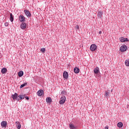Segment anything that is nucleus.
Segmentation results:
<instances>
[{
  "mask_svg": "<svg viewBox=\"0 0 129 129\" xmlns=\"http://www.w3.org/2000/svg\"><path fill=\"white\" fill-rule=\"evenodd\" d=\"M11 22H14V16L13 15V14H10V19Z\"/></svg>",
  "mask_w": 129,
  "mask_h": 129,
  "instance_id": "nucleus-18",
  "label": "nucleus"
},
{
  "mask_svg": "<svg viewBox=\"0 0 129 129\" xmlns=\"http://www.w3.org/2000/svg\"><path fill=\"white\" fill-rule=\"evenodd\" d=\"M25 98H26V99H27V100H29V97H28V96H26V97H25Z\"/></svg>",
  "mask_w": 129,
  "mask_h": 129,
  "instance_id": "nucleus-30",
  "label": "nucleus"
},
{
  "mask_svg": "<svg viewBox=\"0 0 129 129\" xmlns=\"http://www.w3.org/2000/svg\"><path fill=\"white\" fill-rule=\"evenodd\" d=\"M41 52H42V53H43L44 52H45L46 51V49L45 48H41L40 49Z\"/></svg>",
  "mask_w": 129,
  "mask_h": 129,
  "instance_id": "nucleus-27",
  "label": "nucleus"
},
{
  "mask_svg": "<svg viewBox=\"0 0 129 129\" xmlns=\"http://www.w3.org/2000/svg\"><path fill=\"white\" fill-rule=\"evenodd\" d=\"M7 72L8 70H7V68H6L2 69L1 71L2 74H6V73H7Z\"/></svg>",
  "mask_w": 129,
  "mask_h": 129,
  "instance_id": "nucleus-13",
  "label": "nucleus"
},
{
  "mask_svg": "<svg viewBox=\"0 0 129 129\" xmlns=\"http://www.w3.org/2000/svg\"><path fill=\"white\" fill-rule=\"evenodd\" d=\"M117 125L118 127H122V125H123V124H122V122H119L117 124Z\"/></svg>",
  "mask_w": 129,
  "mask_h": 129,
  "instance_id": "nucleus-20",
  "label": "nucleus"
},
{
  "mask_svg": "<svg viewBox=\"0 0 129 129\" xmlns=\"http://www.w3.org/2000/svg\"><path fill=\"white\" fill-rule=\"evenodd\" d=\"M68 72H64L63 74V77L65 78V79H67L68 78Z\"/></svg>",
  "mask_w": 129,
  "mask_h": 129,
  "instance_id": "nucleus-12",
  "label": "nucleus"
},
{
  "mask_svg": "<svg viewBox=\"0 0 129 129\" xmlns=\"http://www.w3.org/2000/svg\"><path fill=\"white\" fill-rule=\"evenodd\" d=\"M19 100H21V99H24L25 98V95L18 96Z\"/></svg>",
  "mask_w": 129,
  "mask_h": 129,
  "instance_id": "nucleus-19",
  "label": "nucleus"
},
{
  "mask_svg": "<svg viewBox=\"0 0 129 129\" xmlns=\"http://www.w3.org/2000/svg\"><path fill=\"white\" fill-rule=\"evenodd\" d=\"M103 15V12L99 11L97 14V16L99 18H102V15Z\"/></svg>",
  "mask_w": 129,
  "mask_h": 129,
  "instance_id": "nucleus-14",
  "label": "nucleus"
},
{
  "mask_svg": "<svg viewBox=\"0 0 129 129\" xmlns=\"http://www.w3.org/2000/svg\"><path fill=\"white\" fill-rule=\"evenodd\" d=\"M102 31H99V34H102Z\"/></svg>",
  "mask_w": 129,
  "mask_h": 129,
  "instance_id": "nucleus-31",
  "label": "nucleus"
},
{
  "mask_svg": "<svg viewBox=\"0 0 129 129\" xmlns=\"http://www.w3.org/2000/svg\"><path fill=\"white\" fill-rule=\"evenodd\" d=\"M24 75V72L23 71H20L18 73V76L19 77H22Z\"/></svg>",
  "mask_w": 129,
  "mask_h": 129,
  "instance_id": "nucleus-21",
  "label": "nucleus"
},
{
  "mask_svg": "<svg viewBox=\"0 0 129 129\" xmlns=\"http://www.w3.org/2000/svg\"><path fill=\"white\" fill-rule=\"evenodd\" d=\"M127 49V47H126V45H122L120 47V51H121V52H124V51H126Z\"/></svg>",
  "mask_w": 129,
  "mask_h": 129,
  "instance_id": "nucleus-2",
  "label": "nucleus"
},
{
  "mask_svg": "<svg viewBox=\"0 0 129 129\" xmlns=\"http://www.w3.org/2000/svg\"><path fill=\"white\" fill-rule=\"evenodd\" d=\"M94 73L95 74H98V73H99V68L96 67L94 70Z\"/></svg>",
  "mask_w": 129,
  "mask_h": 129,
  "instance_id": "nucleus-9",
  "label": "nucleus"
},
{
  "mask_svg": "<svg viewBox=\"0 0 129 129\" xmlns=\"http://www.w3.org/2000/svg\"><path fill=\"white\" fill-rule=\"evenodd\" d=\"M5 26H6V27H8L9 26V23L8 22H6L5 23Z\"/></svg>",
  "mask_w": 129,
  "mask_h": 129,
  "instance_id": "nucleus-28",
  "label": "nucleus"
},
{
  "mask_svg": "<svg viewBox=\"0 0 129 129\" xmlns=\"http://www.w3.org/2000/svg\"><path fill=\"white\" fill-rule=\"evenodd\" d=\"M24 13H25L26 16L28 17V18H30L31 17L32 15H31V13L28 10H24Z\"/></svg>",
  "mask_w": 129,
  "mask_h": 129,
  "instance_id": "nucleus-6",
  "label": "nucleus"
},
{
  "mask_svg": "<svg viewBox=\"0 0 129 129\" xmlns=\"http://www.w3.org/2000/svg\"><path fill=\"white\" fill-rule=\"evenodd\" d=\"M7 121H3L1 122V125L3 127L6 128L7 127Z\"/></svg>",
  "mask_w": 129,
  "mask_h": 129,
  "instance_id": "nucleus-10",
  "label": "nucleus"
},
{
  "mask_svg": "<svg viewBox=\"0 0 129 129\" xmlns=\"http://www.w3.org/2000/svg\"><path fill=\"white\" fill-rule=\"evenodd\" d=\"M26 27H27V24H26V23H22L20 25V28L22 30H24V29H26Z\"/></svg>",
  "mask_w": 129,
  "mask_h": 129,
  "instance_id": "nucleus-8",
  "label": "nucleus"
},
{
  "mask_svg": "<svg viewBox=\"0 0 129 129\" xmlns=\"http://www.w3.org/2000/svg\"><path fill=\"white\" fill-rule=\"evenodd\" d=\"M12 98L14 100L16 99V100H18L19 101V96L18 95V94L17 93H15L14 95L12 96Z\"/></svg>",
  "mask_w": 129,
  "mask_h": 129,
  "instance_id": "nucleus-4",
  "label": "nucleus"
},
{
  "mask_svg": "<svg viewBox=\"0 0 129 129\" xmlns=\"http://www.w3.org/2000/svg\"><path fill=\"white\" fill-rule=\"evenodd\" d=\"M69 127L71 129H76V126H75L74 125V124H72V123H70L69 124Z\"/></svg>",
  "mask_w": 129,
  "mask_h": 129,
  "instance_id": "nucleus-17",
  "label": "nucleus"
},
{
  "mask_svg": "<svg viewBox=\"0 0 129 129\" xmlns=\"http://www.w3.org/2000/svg\"><path fill=\"white\" fill-rule=\"evenodd\" d=\"M125 64L126 66L129 67V59H126L125 61Z\"/></svg>",
  "mask_w": 129,
  "mask_h": 129,
  "instance_id": "nucleus-22",
  "label": "nucleus"
},
{
  "mask_svg": "<svg viewBox=\"0 0 129 129\" xmlns=\"http://www.w3.org/2000/svg\"><path fill=\"white\" fill-rule=\"evenodd\" d=\"M46 101L47 103H51L52 102V99L51 97H48L46 99Z\"/></svg>",
  "mask_w": 129,
  "mask_h": 129,
  "instance_id": "nucleus-15",
  "label": "nucleus"
},
{
  "mask_svg": "<svg viewBox=\"0 0 129 129\" xmlns=\"http://www.w3.org/2000/svg\"><path fill=\"white\" fill-rule=\"evenodd\" d=\"M111 92H112V89L111 90Z\"/></svg>",
  "mask_w": 129,
  "mask_h": 129,
  "instance_id": "nucleus-33",
  "label": "nucleus"
},
{
  "mask_svg": "<svg viewBox=\"0 0 129 129\" xmlns=\"http://www.w3.org/2000/svg\"><path fill=\"white\" fill-rule=\"evenodd\" d=\"M119 40H120V42H124V38L123 37L120 38Z\"/></svg>",
  "mask_w": 129,
  "mask_h": 129,
  "instance_id": "nucleus-24",
  "label": "nucleus"
},
{
  "mask_svg": "<svg viewBox=\"0 0 129 129\" xmlns=\"http://www.w3.org/2000/svg\"><path fill=\"white\" fill-rule=\"evenodd\" d=\"M105 129H108V127H105Z\"/></svg>",
  "mask_w": 129,
  "mask_h": 129,
  "instance_id": "nucleus-32",
  "label": "nucleus"
},
{
  "mask_svg": "<svg viewBox=\"0 0 129 129\" xmlns=\"http://www.w3.org/2000/svg\"><path fill=\"white\" fill-rule=\"evenodd\" d=\"M44 94V91L43 90H40L37 92V95L38 96H42Z\"/></svg>",
  "mask_w": 129,
  "mask_h": 129,
  "instance_id": "nucleus-7",
  "label": "nucleus"
},
{
  "mask_svg": "<svg viewBox=\"0 0 129 129\" xmlns=\"http://www.w3.org/2000/svg\"><path fill=\"white\" fill-rule=\"evenodd\" d=\"M20 22H25L26 21V18L23 15H20L19 16Z\"/></svg>",
  "mask_w": 129,
  "mask_h": 129,
  "instance_id": "nucleus-5",
  "label": "nucleus"
},
{
  "mask_svg": "<svg viewBox=\"0 0 129 129\" xmlns=\"http://www.w3.org/2000/svg\"><path fill=\"white\" fill-rule=\"evenodd\" d=\"M105 96H106L107 97H108V96H109V92H108L107 91H105Z\"/></svg>",
  "mask_w": 129,
  "mask_h": 129,
  "instance_id": "nucleus-23",
  "label": "nucleus"
},
{
  "mask_svg": "<svg viewBox=\"0 0 129 129\" xmlns=\"http://www.w3.org/2000/svg\"><path fill=\"white\" fill-rule=\"evenodd\" d=\"M75 29L76 31H78V30H79V25H77L75 27Z\"/></svg>",
  "mask_w": 129,
  "mask_h": 129,
  "instance_id": "nucleus-25",
  "label": "nucleus"
},
{
  "mask_svg": "<svg viewBox=\"0 0 129 129\" xmlns=\"http://www.w3.org/2000/svg\"><path fill=\"white\" fill-rule=\"evenodd\" d=\"M128 41V39L127 38H124V42Z\"/></svg>",
  "mask_w": 129,
  "mask_h": 129,
  "instance_id": "nucleus-29",
  "label": "nucleus"
},
{
  "mask_svg": "<svg viewBox=\"0 0 129 129\" xmlns=\"http://www.w3.org/2000/svg\"><path fill=\"white\" fill-rule=\"evenodd\" d=\"M97 49V46L95 44H93L90 46L91 51H95Z\"/></svg>",
  "mask_w": 129,
  "mask_h": 129,
  "instance_id": "nucleus-3",
  "label": "nucleus"
},
{
  "mask_svg": "<svg viewBox=\"0 0 129 129\" xmlns=\"http://www.w3.org/2000/svg\"><path fill=\"white\" fill-rule=\"evenodd\" d=\"M27 85V84H23L20 86V88H23V87H25Z\"/></svg>",
  "mask_w": 129,
  "mask_h": 129,
  "instance_id": "nucleus-26",
  "label": "nucleus"
},
{
  "mask_svg": "<svg viewBox=\"0 0 129 129\" xmlns=\"http://www.w3.org/2000/svg\"><path fill=\"white\" fill-rule=\"evenodd\" d=\"M16 126H17V128H18V129L21 128V123H20V122L16 121Z\"/></svg>",
  "mask_w": 129,
  "mask_h": 129,
  "instance_id": "nucleus-16",
  "label": "nucleus"
},
{
  "mask_svg": "<svg viewBox=\"0 0 129 129\" xmlns=\"http://www.w3.org/2000/svg\"><path fill=\"white\" fill-rule=\"evenodd\" d=\"M74 71L75 73H76V74H78V73L80 72V70L78 68H75L74 69Z\"/></svg>",
  "mask_w": 129,
  "mask_h": 129,
  "instance_id": "nucleus-11",
  "label": "nucleus"
},
{
  "mask_svg": "<svg viewBox=\"0 0 129 129\" xmlns=\"http://www.w3.org/2000/svg\"><path fill=\"white\" fill-rule=\"evenodd\" d=\"M66 101V97L65 96H62L60 98V100L59 101V104H64Z\"/></svg>",
  "mask_w": 129,
  "mask_h": 129,
  "instance_id": "nucleus-1",
  "label": "nucleus"
}]
</instances>
